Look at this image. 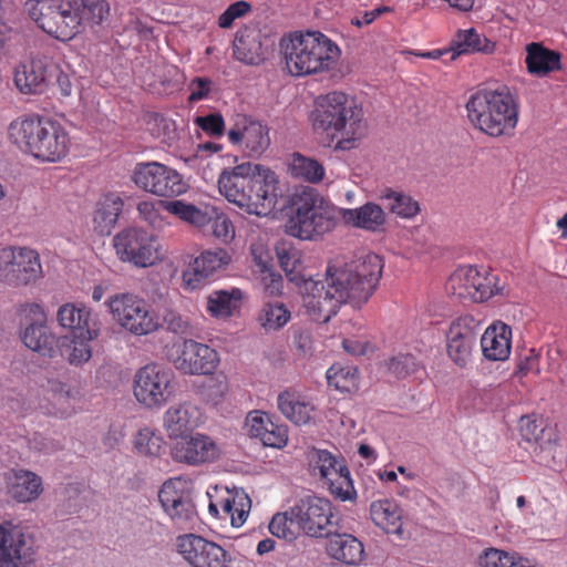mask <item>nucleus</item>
<instances>
[{
	"label": "nucleus",
	"mask_w": 567,
	"mask_h": 567,
	"mask_svg": "<svg viewBox=\"0 0 567 567\" xmlns=\"http://www.w3.org/2000/svg\"><path fill=\"white\" fill-rule=\"evenodd\" d=\"M332 504L330 501L307 496L299 499L289 509V514L297 520V527L311 537H324L331 534Z\"/></svg>",
	"instance_id": "18"
},
{
	"label": "nucleus",
	"mask_w": 567,
	"mask_h": 567,
	"mask_svg": "<svg viewBox=\"0 0 567 567\" xmlns=\"http://www.w3.org/2000/svg\"><path fill=\"white\" fill-rule=\"evenodd\" d=\"M339 218V207L326 200L315 188L306 187L295 196L287 233L302 240H318L337 227Z\"/></svg>",
	"instance_id": "7"
},
{
	"label": "nucleus",
	"mask_w": 567,
	"mask_h": 567,
	"mask_svg": "<svg viewBox=\"0 0 567 567\" xmlns=\"http://www.w3.org/2000/svg\"><path fill=\"white\" fill-rule=\"evenodd\" d=\"M228 138L234 145H245L249 153L260 155L270 144L268 128L260 122L238 114L228 131Z\"/></svg>",
	"instance_id": "24"
},
{
	"label": "nucleus",
	"mask_w": 567,
	"mask_h": 567,
	"mask_svg": "<svg viewBox=\"0 0 567 567\" xmlns=\"http://www.w3.org/2000/svg\"><path fill=\"white\" fill-rule=\"evenodd\" d=\"M124 206L123 199L114 193L104 195L96 204L93 216L95 231L100 235H109L115 226Z\"/></svg>",
	"instance_id": "37"
},
{
	"label": "nucleus",
	"mask_w": 567,
	"mask_h": 567,
	"mask_svg": "<svg viewBox=\"0 0 567 567\" xmlns=\"http://www.w3.org/2000/svg\"><path fill=\"white\" fill-rule=\"evenodd\" d=\"M472 266L464 265L457 267L449 277L445 289L458 299H467L472 301Z\"/></svg>",
	"instance_id": "50"
},
{
	"label": "nucleus",
	"mask_w": 567,
	"mask_h": 567,
	"mask_svg": "<svg viewBox=\"0 0 567 567\" xmlns=\"http://www.w3.org/2000/svg\"><path fill=\"white\" fill-rule=\"evenodd\" d=\"M174 380L171 369L157 363L146 364L134 375L133 394L145 409H159L174 394Z\"/></svg>",
	"instance_id": "9"
},
{
	"label": "nucleus",
	"mask_w": 567,
	"mask_h": 567,
	"mask_svg": "<svg viewBox=\"0 0 567 567\" xmlns=\"http://www.w3.org/2000/svg\"><path fill=\"white\" fill-rule=\"evenodd\" d=\"M44 401L47 404L41 408L53 415H66L71 410V393L65 389V384L59 381H49L48 389L44 392Z\"/></svg>",
	"instance_id": "47"
},
{
	"label": "nucleus",
	"mask_w": 567,
	"mask_h": 567,
	"mask_svg": "<svg viewBox=\"0 0 567 567\" xmlns=\"http://www.w3.org/2000/svg\"><path fill=\"white\" fill-rule=\"evenodd\" d=\"M7 136L22 154L42 164L62 162L72 145L70 133L60 121L37 113L11 121Z\"/></svg>",
	"instance_id": "3"
},
{
	"label": "nucleus",
	"mask_w": 567,
	"mask_h": 567,
	"mask_svg": "<svg viewBox=\"0 0 567 567\" xmlns=\"http://www.w3.org/2000/svg\"><path fill=\"white\" fill-rule=\"evenodd\" d=\"M290 318L289 309L279 301L264 303L258 315L260 326L267 331L281 329L289 322Z\"/></svg>",
	"instance_id": "49"
},
{
	"label": "nucleus",
	"mask_w": 567,
	"mask_h": 567,
	"mask_svg": "<svg viewBox=\"0 0 567 567\" xmlns=\"http://www.w3.org/2000/svg\"><path fill=\"white\" fill-rule=\"evenodd\" d=\"M218 189L228 202L248 214L261 216L275 208L279 181L270 168L246 162L225 168L218 177Z\"/></svg>",
	"instance_id": "2"
},
{
	"label": "nucleus",
	"mask_w": 567,
	"mask_h": 567,
	"mask_svg": "<svg viewBox=\"0 0 567 567\" xmlns=\"http://www.w3.org/2000/svg\"><path fill=\"white\" fill-rule=\"evenodd\" d=\"M234 58L245 64L257 65L262 58L261 33L255 28H241L233 42Z\"/></svg>",
	"instance_id": "34"
},
{
	"label": "nucleus",
	"mask_w": 567,
	"mask_h": 567,
	"mask_svg": "<svg viewBox=\"0 0 567 567\" xmlns=\"http://www.w3.org/2000/svg\"><path fill=\"white\" fill-rule=\"evenodd\" d=\"M93 339H87L85 336H73L68 357L71 364L81 365L91 359L92 348L90 342Z\"/></svg>",
	"instance_id": "57"
},
{
	"label": "nucleus",
	"mask_w": 567,
	"mask_h": 567,
	"mask_svg": "<svg viewBox=\"0 0 567 567\" xmlns=\"http://www.w3.org/2000/svg\"><path fill=\"white\" fill-rule=\"evenodd\" d=\"M167 359L183 374L210 375L220 363L219 353L208 344L184 339L167 350Z\"/></svg>",
	"instance_id": "12"
},
{
	"label": "nucleus",
	"mask_w": 567,
	"mask_h": 567,
	"mask_svg": "<svg viewBox=\"0 0 567 567\" xmlns=\"http://www.w3.org/2000/svg\"><path fill=\"white\" fill-rule=\"evenodd\" d=\"M340 218L346 225L370 233H382L386 225L384 209L373 202L358 208H340Z\"/></svg>",
	"instance_id": "29"
},
{
	"label": "nucleus",
	"mask_w": 567,
	"mask_h": 567,
	"mask_svg": "<svg viewBox=\"0 0 567 567\" xmlns=\"http://www.w3.org/2000/svg\"><path fill=\"white\" fill-rule=\"evenodd\" d=\"M34 555L32 536L11 522L0 524V567H28Z\"/></svg>",
	"instance_id": "19"
},
{
	"label": "nucleus",
	"mask_w": 567,
	"mask_h": 567,
	"mask_svg": "<svg viewBox=\"0 0 567 567\" xmlns=\"http://www.w3.org/2000/svg\"><path fill=\"white\" fill-rule=\"evenodd\" d=\"M258 275L265 293L268 296H279L282 293L284 279L279 272L274 270V267L262 270Z\"/></svg>",
	"instance_id": "62"
},
{
	"label": "nucleus",
	"mask_w": 567,
	"mask_h": 567,
	"mask_svg": "<svg viewBox=\"0 0 567 567\" xmlns=\"http://www.w3.org/2000/svg\"><path fill=\"white\" fill-rule=\"evenodd\" d=\"M277 256L280 267L286 272L289 280L295 281L298 278V271L301 266V254L291 245H281L277 248Z\"/></svg>",
	"instance_id": "52"
},
{
	"label": "nucleus",
	"mask_w": 567,
	"mask_h": 567,
	"mask_svg": "<svg viewBox=\"0 0 567 567\" xmlns=\"http://www.w3.org/2000/svg\"><path fill=\"white\" fill-rule=\"evenodd\" d=\"M514 556L504 550L489 548L480 557L481 567H512Z\"/></svg>",
	"instance_id": "61"
},
{
	"label": "nucleus",
	"mask_w": 567,
	"mask_h": 567,
	"mask_svg": "<svg viewBox=\"0 0 567 567\" xmlns=\"http://www.w3.org/2000/svg\"><path fill=\"white\" fill-rule=\"evenodd\" d=\"M4 480L9 496L19 503L32 502L42 493V480L31 471L10 470Z\"/></svg>",
	"instance_id": "32"
},
{
	"label": "nucleus",
	"mask_w": 567,
	"mask_h": 567,
	"mask_svg": "<svg viewBox=\"0 0 567 567\" xmlns=\"http://www.w3.org/2000/svg\"><path fill=\"white\" fill-rule=\"evenodd\" d=\"M158 499L175 526L182 529L195 526L197 512L189 481L182 477L169 478L162 485Z\"/></svg>",
	"instance_id": "15"
},
{
	"label": "nucleus",
	"mask_w": 567,
	"mask_h": 567,
	"mask_svg": "<svg viewBox=\"0 0 567 567\" xmlns=\"http://www.w3.org/2000/svg\"><path fill=\"white\" fill-rule=\"evenodd\" d=\"M309 465L313 475H318L330 493L340 501L355 498L357 492L350 471L342 458H338L327 450H313L309 456Z\"/></svg>",
	"instance_id": "13"
},
{
	"label": "nucleus",
	"mask_w": 567,
	"mask_h": 567,
	"mask_svg": "<svg viewBox=\"0 0 567 567\" xmlns=\"http://www.w3.org/2000/svg\"><path fill=\"white\" fill-rule=\"evenodd\" d=\"M389 370L398 378H405L422 370L421 363L411 353H400L389 362Z\"/></svg>",
	"instance_id": "56"
},
{
	"label": "nucleus",
	"mask_w": 567,
	"mask_h": 567,
	"mask_svg": "<svg viewBox=\"0 0 567 567\" xmlns=\"http://www.w3.org/2000/svg\"><path fill=\"white\" fill-rule=\"evenodd\" d=\"M447 357L460 368H466L472 360L476 341L445 340Z\"/></svg>",
	"instance_id": "53"
},
{
	"label": "nucleus",
	"mask_w": 567,
	"mask_h": 567,
	"mask_svg": "<svg viewBox=\"0 0 567 567\" xmlns=\"http://www.w3.org/2000/svg\"><path fill=\"white\" fill-rule=\"evenodd\" d=\"M465 107L471 124L491 137L511 135L518 123V103L506 86L477 90Z\"/></svg>",
	"instance_id": "6"
},
{
	"label": "nucleus",
	"mask_w": 567,
	"mask_h": 567,
	"mask_svg": "<svg viewBox=\"0 0 567 567\" xmlns=\"http://www.w3.org/2000/svg\"><path fill=\"white\" fill-rule=\"evenodd\" d=\"M477 322L471 315H462L452 320L445 340L476 341Z\"/></svg>",
	"instance_id": "51"
},
{
	"label": "nucleus",
	"mask_w": 567,
	"mask_h": 567,
	"mask_svg": "<svg viewBox=\"0 0 567 567\" xmlns=\"http://www.w3.org/2000/svg\"><path fill=\"white\" fill-rule=\"evenodd\" d=\"M177 553L192 567H230L231 554L221 545L197 534L176 538Z\"/></svg>",
	"instance_id": "17"
},
{
	"label": "nucleus",
	"mask_w": 567,
	"mask_h": 567,
	"mask_svg": "<svg viewBox=\"0 0 567 567\" xmlns=\"http://www.w3.org/2000/svg\"><path fill=\"white\" fill-rule=\"evenodd\" d=\"M212 89V81L207 78H195L188 84L189 102H198L206 99Z\"/></svg>",
	"instance_id": "63"
},
{
	"label": "nucleus",
	"mask_w": 567,
	"mask_h": 567,
	"mask_svg": "<svg viewBox=\"0 0 567 567\" xmlns=\"http://www.w3.org/2000/svg\"><path fill=\"white\" fill-rule=\"evenodd\" d=\"M472 301L485 302L496 295H503L504 287L499 286L498 276L485 268L472 266Z\"/></svg>",
	"instance_id": "42"
},
{
	"label": "nucleus",
	"mask_w": 567,
	"mask_h": 567,
	"mask_svg": "<svg viewBox=\"0 0 567 567\" xmlns=\"http://www.w3.org/2000/svg\"><path fill=\"white\" fill-rule=\"evenodd\" d=\"M379 198L385 203L386 208L400 218L411 219L420 213V204L412 196L385 187L380 190Z\"/></svg>",
	"instance_id": "44"
},
{
	"label": "nucleus",
	"mask_w": 567,
	"mask_h": 567,
	"mask_svg": "<svg viewBox=\"0 0 567 567\" xmlns=\"http://www.w3.org/2000/svg\"><path fill=\"white\" fill-rule=\"evenodd\" d=\"M525 52L526 70L530 75L545 78L563 68L561 54L545 47L542 42L526 44Z\"/></svg>",
	"instance_id": "31"
},
{
	"label": "nucleus",
	"mask_w": 567,
	"mask_h": 567,
	"mask_svg": "<svg viewBox=\"0 0 567 567\" xmlns=\"http://www.w3.org/2000/svg\"><path fill=\"white\" fill-rule=\"evenodd\" d=\"M54 69L47 56L32 58L16 69L14 83L24 94H40L44 92Z\"/></svg>",
	"instance_id": "25"
},
{
	"label": "nucleus",
	"mask_w": 567,
	"mask_h": 567,
	"mask_svg": "<svg viewBox=\"0 0 567 567\" xmlns=\"http://www.w3.org/2000/svg\"><path fill=\"white\" fill-rule=\"evenodd\" d=\"M21 340L27 348L42 355L53 357L56 347L55 334L47 323V313L38 303L24 308Z\"/></svg>",
	"instance_id": "21"
},
{
	"label": "nucleus",
	"mask_w": 567,
	"mask_h": 567,
	"mask_svg": "<svg viewBox=\"0 0 567 567\" xmlns=\"http://www.w3.org/2000/svg\"><path fill=\"white\" fill-rule=\"evenodd\" d=\"M383 266L379 255L369 252L351 262L329 264L322 279L301 277L298 287L306 313L311 320L326 323L346 302L362 306L375 291Z\"/></svg>",
	"instance_id": "1"
},
{
	"label": "nucleus",
	"mask_w": 567,
	"mask_h": 567,
	"mask_svg": "<svg viewBox=\"0 0 567 567\" xmlns=\"http://www.w3.org/2000/svg\"><path fill=\"white\" fill-rule=\"evenodd\" d=\"M540 372V357L535 349L523 350L516 360L515 377L525 378Z\"/></svg>",
	"instance_id": "55"
},
{
	"label": "nucleus",
	"mask_w": 567,
	"mask_h": 567,
	"mask_svg": "<svg viewBox=\"0 0 567 567\" xmlns=\"http://www.w3.org/2000/svg\"><path fill=\"white\" fill-rule=\"evenodd\" d=\"M43 276L40 255L30 247L7 246L0 250V281L11 287L34 284Z\"/></svg>",
	"instance_id": "11"
},
{
	"label": "nucleus",
	"mask_w": 567,
	"mask_h": 567,
	"mask_svg": "<svg viewBox=\"0 0 567 567\" xmlns=\"http://www.w3.org/2000/svg\"><path fill=\"white\" fill-rule=\"evenodd\" d=\"M251 11V4L245 0L236 1L218 17V27L229 29L237 19H240Z\"/></svg>",
	"instance_id": "59"
},
{
	"label": "nucleus",
	"mask_w": 567,
	"mask_h": 567,
	"mask_svg": "<svg viewBox=\"0 0 567 567\" xmlns=\"http://www.w3.org/2000/svg\"><path fill=\"white\" fill-rule=\"evenodd\" d=\"M316 132L338 138L336 150L349 151L357 146L367 133L363 109L348 94L333 91L320 95L311 113Z\"/></svg>",
	"instance_id": "4"
},
{
	"label": "nucleus",
	"mask_w": 567,
	"mask_h": 567,
	"mask_svg": "<svg viewBox=\"0 0 567 567\" xmlns=\"http://www.w3.org/2000/svg\"><path fill=\"white\" fill-rule=\"evenodd\" d=\"M210 223L213 235L216 239L224 244H227L234 239L235 227L227 215L224 213H218L217 209L214 208L213 219Z\"/></svg>",
	"instance_id": "58"
},
{
	"label": "nucleus",
	"mask_w": 567,
	"mask_h": 567,
	"mask_svg": "<svg viewBox=\"0 0 567 567\" xmlns=\"http://www.w3.org/2000/svg\"><path fill=\"white\" fill-rule=\"evenodd\" d=\"M241 297L239 289L213 291L207 297V312L214 318H228L239 308Z\"/></svg>",
	"instance_id": "45"
},
{
	"label": "nucleus",
	"mask_w": 567,
	"mask_h": 567,
	"mask_svg": "<svg viewBox=\"0 0 567 567\" xmlns=\"http://www.w3.org/2000/svg\"><path fill=\"white\" fill-rule=\"evenodd\" d=\"M163 324L168 331L176 334H184L188 329V322L179 313L172 310L163 316Z\"/></svg>",
	"instance_id": "64"
},
{
	"label": "nucleus",
	"mask_w": 567,
	"mask_h": 567,
	"mask_svg": "<svg viewBox=\"0 0 567 567\" xmlns=\"http://www.w3.org/2000/svg\"><path fill=\"white\" fill-rule=\"evenodd\" d=\"M133 181L138 188L158 197H177L189 187L176 169L158 162L136 164Z\"/></svg>",
	"instance_id": "14"
},
{
	"label": "nucleus",
	"mask_w": 567,
	"mask_h": 567,
	"mask_svg": "<svg viewBox=\"0 0 567 567\" xmlns=\"http://www.w3.org/2000/svg\"><path fill=\"white\" fill-rule=\"evenodd\" d=\"M290 174L311 184L320 183L326 169L317 159L295 153L289 164Z\"/></svg>",
	"instance_id": "48"
},
{
	"label": "nucleus",
	"mask_w": 567,
	"mask_h": 567,
	"mask_svg": "<svg viewBox=\"0 0 567 567\" xmlns=\"http://www.w3.org/2000/svg\"><path fill=\"white\" fill-rule=\"evenodd\" d=\"M25 10L37 25L52 38L69 41L76 35L69 0H28Z\"/></svg>",
	"instance_id": "10"
},
{
	"label": "nucleus",
	"mask_w": 567,
	"mask_h": 567,
	"mask_svg": "<svg viewBox=\"0 0 567 567\" xmlns=\"http://www.w3.org/2000/svg\"><path fill=\"white\" fill-rule=\"evenodd\" d=\"M75 19L76 34L85 27L100 25L110 14V6L105 0H69Z\"/></svg>",
	"instance_id": "35"
},
{
	"label": "nucleus",
	"mask_w": 567,
	"mask_h": 567,
	"mask_svg": "<svg viewBox=\"0 0 567 567\" xmlns=\"http://www.w3.org/2000/svg\"><path fill=\"white\" fill-rule=\"evenodd\" d=\"M105 303L114 321L134 336H147L161 327L151 306L136 295L116 293L109 297Z\"/></svg>",
	"instance_id": "8"
},
{
	"label": "nucleus",
	"mask_w": 567,
	"mask_h": 567,
	"mask_svg": "<svg viewBox=\"0 0 567 567\" xmlns=\"http://www.w3.org/2000/svg\"><path fill=\"white\" fill-rule=\"evenodd\" d=\"M163 207L167 213L196 228H204L213 219L214 207L202 209L183 200H167L163 203Z\"/></svg>",
	"instance_id": "41"
},
{
	"label": "nucleus",
	"mask_w": 567,
	"mask_h": 567,
	"mask_svg": "<svg viewBox=\"0 0 567 567\" xmlns=\"http://www.w3.org/2000/svg\"><path fill=\"white\" fill-rule=\"evenodd\" d=\"M285 65L292 76H307L330 70L340 56V49L320 31H296L281 38Z\"/></svg>",
	"instance_id": "5"
},
{
	"label": "nucleus",
	"mask_w": 567,
	"mask_h": 567,
	"mask_svg": "<svg viewBox=\"0 0 567 567\" xmlns=\"http://www.w3.org/2000/svg\"><path fill=\"white\" fill-rule=\"evenodd\" d=\"M171 455L177 463L200 466L217 461L221 450L212 436L196 432L173 442Z\"/></svg>",
	"instance_id": "20"
},
{
	"label": "nucleus",
	"mask_w": 567,
	"mask_h": 567,
	"mask_svg": "<svg viewBox=\"0 0 567 567\" xmlns=\"http://www.w3.org/2000/svg\"><path fill=\"white\" fill-rule=\"evenodd\" d=\"M56 319L59 324L70 330L73 336H85L87 339L99 337V324L91 318V310L83 303L62 305L58 310Z\"/></svg>",
	"instance_id": "27"
},
{
	"label": "nucleus",
	"mask_w": 567,
	"mask_h": 567,
	"mask_svg": "<svg viewBox=\"0 0 567 567\" xmlns=\"http://www.w3.org/2000/svg\"><path fill=\"white\" fill-rule=\"evenodd\" d=\"M327 553L332 559L348 566H359L365 557L363 544L351 534L330 536Z\"/></svg>",
	"instance_id": "33"
},
{
	"label": "nucleus",
	"mask_w": 567,
	"mask_h": 567,
	"mask_svg": "<svg viewBox=\"0 0 567 567\" xmlns=\"http://www.w3.org/2000/svg\"><path fill=\"white\" fill-rule=\"evenodd\" d=\"M495 44L475 29L460 30L451 43L453 58L474 52L492 53Z\"/></svg>",
	"instance_id": "43"
},
{
	"label": "nucleus",
	"mask_w": 567,
	"mask_h": 567,
	"mask_svg": "<svg viewBox=\"0 0 567 567\" xmlns=\"http://www.w3.org/2000/svg\"><path fill=\"white\" fill-rule=\"evenodd\" d=\"M195 124L212 137H220L225 132V122L219 113L197 116L195 118Z\"/></svg>",
	"instance_id": "60"
},
{
	"label": "nucleus",
	"mask_w": 567,
	"mask_h": 567,
	"mask_svg": "<svg viewBox=\"0 0 567 567\" xmlns=\"http://www.w3.org/2000/svg\"><path fill=\"white\" fill-rule=\"evenodd\" d=\"M231 261L227 250L217 248L205 250L197 256L188 268L183 271V285L186 289L195 290L205 285L210 278L223 271Z\"/></svg>",
	"instance_id": "23"
},
{
	"label": "nucleus",
	"mask_w": 567,
	"mask_h": 567,
	"mask_svg": "<svg viewBox=\"0 0 567 567\" xmlns=\"http://www.w3.org/2000/svg\"><path fill=\"white\" fill-rule=\"evenodd\" d=\"M277 405L281 414L298 426L309 424L316 416L317 405L295 389H287L278 394Z\"/></svg>",
	"instance_id": "28"
},
{
	"label": "nucleus",
	"mask_w": 567,
	"mask_h": 567,
	"mask_svg": "<svg viewBox=\"0 0 567 567\" xmlns=\"http://www.w3.org/2000/svg\"><path fill=\"white\" fill-rule=\"evenodd\" d=\"M519 432L525 441L535 442L540 452L554 457L557 435L551 427H543L542 424L529 416H523L519 421Z\"/></svg>",
	"instance_id": "40"
},
{
	"label": "nucleus",
	"mask_w": 567,
	"mask_h": 567,
	"mask_svg": "<svg viewBox=\"0 0 567 567\" xmlns=\"http://www.w3.org/2000/svg\"><path fill=\"white\" fill-rule=\"evenodd\" d=\"M326 377L328 385L341 393H351L359 389V371L353 365L334 363L327 370Z\"/></svg>",
	"instance_id": "46"
},
{
	"label": "nucleus",
	"mask_w": 567,
	"mask_h": 567,
	"mask_svg": "<svg viewBox=\"0 0 567 567\" xmlns=\"http://www.w3.org/2000/svg\"><path fill=\"white\" fill-rule=\"evenodd\" d=\"M132 444L136 455L148 460L161 458L167 449V443L161 431L150 425H144L136 431Z\"/></svg>",
	"instance_id": "36"
},
{
	"label": "nucleus",
	"mask_w": 567,
	"mask_h": 567,
	"mask_svg": "<svg viewBox=\"0 0 567 567\" xmlns=\"http://www.w3.org/2000/svg\"><path fill=\"white\" fill-rule=\"evenodd\" d=\"M483 355L489 361H505L512 351V328L498 321L486 328L481 338Z\"/></svg>",
	"instance_id": "30"
},
{
	"label": "nucleus",
	"mask_w": 567,
	"mask_h": 567,
	"mask_svg": "<svg viewBox=\"0 0 567 567\" xmlns=\"http://www.w3.org/2000/svg\"><path fill=\"white\" fill-rule=\"evenodd\" d=\"M204 423L203 410L192 401L174 403L163 414V429L172 442L194 433Z\"/></svg>",
	"instance_id": "22"
},
{
	"label": "nucleus",
	"mask_w": 567,
	"mask_h": 567,
	"mask_svg": "<svg viewBox=\"0 0 567 567\" xmlns=\"http://www.w3.org/2000/svg\"><path fill=\"white\" fill-rule=\"evenodd\" d=\"M113 244L120 260L137 267H150L161 260L157 237L142 228L122 230L114 237Z\"/></svg>",
	"instance_id": "16"
},
{
	"label": "nucleus",
	"mask_w": 567,
	"mask_h": 567,
	"mask_svg": "<svg viewBox=\"0 0 567 567\" xmlns=\"http://www.w3.org/2000/svg\"><path fill=\"white\" fill-rule=\"evenodd\" d=\"M370 516L373 523L388 534L402 533V509L390 499H379L371 504Z\"/></svg>",
	"instance_id": "39"
},
{
	"label": "nucleus",
	"mask_w": 567,
	"mask_h": 567,
	"mask_svg": "<svg viewBox=\"0 0 567 567\" xmlns=\"http://www.w3.org/2000/svg\"><path fill=\"white\" fill-rule=\"evenodd\" d=\"M296 528L297 520L289 511L276 514L269 523V530L274 536L288 540L296 537Z\"/></svg>",
	"instance_id": "54"
},
{
	"label": "nucleus",
	"mask_w": 567,
	"mask_h": 567,
	"mask_svg": "<svg viewBox=\"0 0 567 567\" xmlns=\"http://www.w3.org/2000/svg\"><path fill=\"white\" fill-rule=\"evenodd\" d=\"M219 505L223 513L219 517L229 518L233 527H241L249 515L251 501L244 489H227L219 498Z\"/></svg>",
	"instance_id": "38"
},
{
	"label": "nucleus",
	"mask_w": 567,
	"mask_h": 567,
	"mask_svg": "<svg viewBox=\"0 0 567 567\" xmlns=\"http://www.w3.org/2000/svg\"><path fill=\"white\" fill-rule=\"evenodd\" d=\"M248 433L259 439L265 446L282 449L288 443V427L274 421V417L261 411H251L247 415Z\"/></svg>",
	"instance_id": "26"
}]
</instances>
